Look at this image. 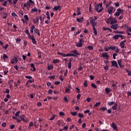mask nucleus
<instances>
[{
  "instance_id": "a878e982",
  "label": "nucleus",
  "mask_w": 131,
  "mask_h": 131,
  "mask_svg": "<svg viewBox=\"0 0 131 131\" xmlns=\"http://www.w3.org/2000/svg\"><path fill=\"white\" fill-rule=\"evenodd\" d=\"M30 3H29V1H28V2H27V3H25L24 4V7H30Z\"/></svg>"
},
{
  "instance_id": "f8f14e48",
  "label": "nucleus",
  "mask_w": 131,
  "mask_h": 131,
  "mask_svg": "<svg viewBox=\"0 0 131 131\" xmlns=\"http://www.w3.org/2000/svg\"><path fill=\"white\" fill-rule=\"evenodd\" d=\"M34 34H37L38 36H40V32H39V30L37 28H35L34 30Z\"/></svg>"
},
{
  "instance_id": "49530a36",
  "label": "nucleus",
  "mask_w": 131,
  "mask_h": 131,
  "mask_svg": "<svg viewBox=\"0 0 131 131\" xmlns=\"http://www.w3.org/2000/svg\"><path fill=\"white\" fill-rule=\"evenodd\" d=\"M110 48L111 50H112V51H114V50H115L116 49V46H111L110 47Z\"/></svg>"
},
{
  "instance_id": "1a4fd4ad",
  "label": "nucleus",
  "mask_w": 131,
  "mask_h": 131,
  "mask_svg": "<svg viewBox=\"0 0 131 131\" xmlns=\"http://www.w3.org/2000/svg\"><path fill=\"white\" fill-rule=\"evenodd\" d=\"M117 62H118V64L120 68L123 69V68H124V66L121 64V63H122V60L121 59L117 60Z\"/></svg>"
},
{
  "instance_id": "c9c22d12",
  "label": "nucleus",
  "mask_w": 131,
  "mask_h": 131,
  "mask_svg": "<svg viewBox=\"0 0 131 131\" xmlns=\"http://www.w3.org/2000/svg\"><path fill=\"white\" fill-rule=\"evenodd\" d=\"M95 11H97V12H98V11H99V4L95 5Z\"/></svg>"
},
{
  "instance_id": "37998d69",
  "label": "nucleus",
  "mask_w": 131,
  "mask_h": 131,
  "mask_svg": "<svg viewBox=\"0 0 131 131\" xmlns=\"http://www.w3.org/2000/svg\"><path fill=\"white\" fill-rule=\"evenodd\" d=\"M88 49H89V50H90V51H93V50H94V47H93V46H89L88 47Z\"/></svg>"
},
{
  "instance_id": "ddd939ff",
  "label": "nucleus",
  "mask_w": 131,
  "mask_h": 131,
  "mask_svg": "<svg viewBox=\"0 0 131 131\" xmlns=\"http://www.w3.org/2000/svg\"><path fill=\"white\" fill-rule=\"evenodd\" d=\"M17 62H18V58L16 56H14L11 61V64H14L15 62L17 63Z\"/></svg>"
},
{
  "instance_id": "58836bf2",
  "label": "nucleus",
  "mask_w": 131,
  "mask_h": 131,
  "mask_svg": "<svg viewBox=\"0 0 131 131\" xmlns=\"http://www.w3.org/2000/svg\"><path fill=\"white\" fill-rule=\"evenodd\" d=\"M114 39H118L119 38V35H115L113 37Z\"/></svg>"
},
{
  "instance_id": "c756f323",
  "label": "nucleus",
  "mask_w": 131,
  "mask_h": 131,
  "mask_svg": "<svg viewBox=\"0 0 131 131\" xmlns=\"http://www.w3.org/2000/svg\"><path fill=\"white\" fill-rule=\"evenodd\" d=\"M114 103V101H107V105L108 106H112Z\"/></svg>"
},
{
  "instance_id": "2f4dec72",
  "label": "nucleus",
  "mask_w": 131,
  "mask_h": 131,
  "mask_svg": "<svg viewBox=\"0 0 131 131\" xmlns=\"http://www.w3.org/2000/svg\"><path fill=\"white\" fill-rule=\"evenodd\" d=\"M99 110L101 111H105V110H108L107 109V107H105V106H103V107H100V108H99Z\"/></svg>"
},
{
  "instance_id": "de8ad7c7",
  "label": "nucleus",
  "mask_w": 131,
  "mask_h": 131,
  "mask_svg": "<svg viewBox=\"0 0 131 131\" xmlns=\"http://www.w3.org/2000/svg\"><path fill=\"white\" fill-rule=\"evenodd\" d=\"M71 114L73 115V116H76L77 113L76 112H71Z\"/></svg>"
},
{
  "instance_id": "412c9836",
  "label": "nucleus",
  "mask_w": 131,
  "mask_h": 131,
  "mask_svg": "<svg viewBox=\"0 0 131 131\" xmlns=\"http://www.w3.org/2000/svg\"><path fill=\"white\" fill-rule=\"evenodd\" d=\"M77 21L78 23H82L83 22V17H81L80 18H77Z\"/></svg>"
},
{
  "instance_id": "0eeeda50",
  "label": "nucleus",
  "mask_w": 131,
  "mask_h": 131,
  "mask_svg": "<svg viewBox=\"0 0 131 131\" xmlns=\"http://www.w3.org/2000/svg\"><path fill=\"white\" fill-rule=\"evenodd\" d=\"M114 12H115V8L113 6H111L108 9L107 13L111 14L112 13H114Z\"/></svg>"
},
{
  "instance_id": "b1692460",
  "label": "nucleus",
  "mask_w": 131,
  "mask_h": 131,
  "mask_svg": "<svg viewBox=\"0 0 131 131\" xmlns=\"http://www.w3.org/2000/svg\"><path fill=\"white\" fill-rule=\"evenodd\" d=\"M30 66H31V68H33V69H31V70L32 71H35V70H36V69H35V67H34V64L31 63Z\"/></svg>"
},
{
  "instance_id": "4d7b16f0",
  "label": "nucleus",
  "mask_w": 131,
  "mask_h": 131,
  "mask_svg": "<svg viewBox=\"0 0 131 131\" xmlns=\"http://www.w3.org/2000/svg\"><path fill=\"white\" fill-rule=\"evenodd\" d=\"M59 116H65V113H63L62 112H59Z\"/></svg>"
},
{
  "instance_id": "393cba45",
  "label": "nucleus",
  "mask_w": 131,
  "mask_h": 131,
  "mask_svg": "<svg viewBox=\"0 0 131 131\" xmlns=\"http://www.w3.org/2000/svg\"><path fill=\"white\" fill-rule=\"evenodd\" d=\"M117 103H116L114 104V105L112 106V108L113 109V110H117Z\"/></svg>"
},
{
  "instance_id": "052dcab7",
  "label": "nucleus",
  "mask_w": 131,
  "mask_h": 131,
  "mask_svg": "<svg viewBox=\"0 0 131 131\" xmlns=\"http://www.w3.org/2000/svg\"><path fill=\"white\" fill-rule=\"evenodd\" d=\"M104 69L105 70H109V67L106 64L105 67H104Z\"/></svg>"
},
{
  "instance_id": "bf43d9fd",
  "label": "nucleus",
  "mask_w": 131,
  "mask_h": 131,
  "mask_svg": "<svg viewBox=\"0 0 131 131\" xmlns=\"http://www.w3.org/2000/svg\"><path fill=\"white\" fill-rule=\"evenodd\" d=\"M11 16H12V17H17V15L15 12H12L11 13Z\"/></svg>"
},
{
  "instance_id": "13d9d810",
  "label": "nucleus",
  "mask_w": 131,
  "mask_h": 131,
  "mask_svg": "<svg viewBox=\"0 0 131 131\" xmlns=\"http://www.w3.org/2000/svg\"><path fill=\"white\" fill-rule=\"evenodd\" d=\"M20 41H21V39L18 38L16 39V43H19V42H20Z\"/></svg>"
},
{
  "instance_id": "a19ab883",
  "label": "nucleus",
  "mask_w": 131,
  "mask_h": 131,
  "mask_svg": "<svg viewBox=\"0 0 131 131\" xmlns=\"http://www.w3.org/2000/svg\"><path fill=\"white\" fill-rule=\"evenodd\" d=\"M100 105H101V102H97V103L94 105V107H98V106H100Z\"/></svg>"
},
{
  "instance_id": "bb28decb",
  "label": "nucleus",
  "mask_w": 131,
  "mask_h": 131,
  "mask_svg": "<svg viewBox=\"0 0 131 131\" xmlns=\"http://www.w3.org/2000/svg\"><path fill=\"white\" fill-rule=\"evenodd\" d=\"M105 92L107 93V94H110L111 92H112V90L110 88H106L105 89Z\"/></svg>"
},
{
  "instance_id": "423d86ee",
  "label": "nucleus",
  "mask_w": 131,
  "mask_h": 131,
  "mask_svg": "<svg viewBox=\"0 0 131 131\" xmlns=\"http://www.w3.org/2000/svg\"><path fill=\"white\" fill-rule=\"evenodd\" d=\"M71 53H72V57H75L77 58V57H78L80 55V53H78V51L76 50H74L71 51Z\"/></svg>"
},
{
  "instance_id": "e2e57ef3",
  "label": "nucleus",
  "mask_w": 131,
  "mask_h": 131,
  "mask_svg": "<svg viewBox=\"0 0 131 131\" xmlns=\"http://www.w3.org/2000/svg\"><path fill=\"white\" fill-rule=\"evenodd\" d=\"M4 93L5 94H10V89H6Z\"/></svg>"
},
{
  "instance_id": "0e129e2a",
  "label": "nucleus",
  "mask_w": 131,
  "mask_h": 131,
  "mask_svg": "<svg viewBox=\"0 0 131 131\" xmlns=\"http://www.w3.org/2000/svg\"><path fill=\"white\" fill-rule=\"evenodd\" d=\"M84 85L85 88H86V86H88V81L86 80L84 81Z\"/></svg>"
},
{
  "instance_id": "aec40b11",
  "label": "nucleus",
  "mask_w": 131,
  "mask_h": 131,
  "mask_svg": "<svg viewBox=\"0 0 131 131\" xmlns=\"http://www.w3.org/2000/svg\"><path fill=\"white\" fill-rule=\"evenodd\" d=\"M39 22V18H38V17H36L35 18V19H34L33 20L34 24H38Z\"/></svg>"
},
{
  "instance_id": "680f3d73",
  "label": "nucleus",
  "mask_w": 131,
  "mask_h": 131,
  "mask_svg": "<svg viewBox=\"0 0 131 131\" xmlns=\"http://www.w3.org/2000/svg\"><path fill=\"white\" fill-rule=\"evenodd\" d=\"M81 97V95L80 94H78L77 95V99H78V100H80Z\"/></svg>"
},
{
  "instance_id": "cd10ccee",
  "label": "nucleus",
  "mask_w": 131,
  "mask_h": 131,
  "mask_svg": "<svg viewBox=\"0 0 131 131\" xmlns=\"http://www.w3.org/2000/svg\"><path fill=\"white\" fill-rule=\"evenodd\" d=\"M46 15H47V18L48 20H50L51 19V17H50V12H49V11H47L46 12Z\"/></svg>"
},
{
  "instance_id": "6e6d98bb",
  "label": "nucleus",
  "mask_w": 131,
  "mask_h": 131,
  "mask_svg": "<svg viewBox=\"0 0 131 131\" xmlns=\"http://www.w3.org/2000/svg\"><path fill=\"white\" fill-rule=\"evenodd\" d=\"M37 11H38L37 8H33L32 9L31 13H32V12H37Z\"/></svg>"
},
{
  "instance_id": "603ef678",
  "label": "nucleus",
  "mask_w": 131,
  "mask_h": 131,
  "mask_svg": "<svg viewBox=\"0 0 131 131\" xmlns=\"http://www.w3.org/2000/svg\"><path fill=\"white\" fill-rule=\"evenodd\" d=\"M29 3L30 5V6H32L33 4H34V2L32 1V0H29Z\"/></svg>"
},
{
  "instance_id": "9d476101",
  "label": "nucleus",
  "mask_w": 131,
  "mask_h": 131,
  "mask_svg": "<svg viewBox=\"0 0 131 131\" xmlns=\"http://www.w3.org/2000/svg\"><path fill=\"white\" fill-rule=\"evenodd\" d=\"M102 56L103 58H105V59H106V60H108L109 57H110L109 54H108V52H105V53H102Z\"/></svg>"
},
{
  "instance_id": "f3484780",
  "label": "nucleus",
  "mask_w": 131,
  "mask_h": 131,
  "mask_svg": "<svg viewBox=\"0 0 131 131\" xmlns=\"http://www.w3.org/2000/svg\"><path fill=\"white\" fill-rule=\"evenodd\" d=\"M112 127L114 128V130L118 131L117 126H116V124H115V123H113L112 124Z\"/></svg>"
},
{
  "instance_id": "6e6552de",
  "label": "nucleus",
  "mask_w": 131,
  "mask_h": 131,
  "mask_svg": "<svg viewBox=\"0 0 131 131\" xmlns=\"http://www.w3.org/2000/svg\"><path fill=\"white\" fill-rule=\"evenodd\" d=\"M93 27V30L94 33V35L97 36L98 35V31L97 30V29H96V26H97V25H91Z\"/></svg>"
},
{
  "instance_id": "473e14b6",
  "label": "nucleus",
  "mask_w": 131,
  "mask_h": 131,
  "mask_svg": "<svg viewBox=\"0 0 131 131\" xmlns=\"http://www.w3.org/2000/svg\"><path fill=\"white\" fill-rule=\"evenodd\" d=\"M118 12H119L120 14H123L124 13V10H123L120 8H119V9H118Z\"/></svg>"
},
{
  "instance_id": "c85d7f7f",
  "label": "nucleus",
  "mask_w": 131,
  "mask_h": 131,
  "mask_svg": "<svg viewBox=\"0 0 131 131\" xmlns=\"http://www.w3.org/2000/svg\"><path fill=\"white\" fill-rule=\"evenodd\" d=\"M72 61L70 60V61L68 63V68H69V69H71V67H72Z\"/></svg>"
},
{
  "instance_id": "6ab92c4d",
  "label": "nucleus",
  "mask_w": 131,
  "mask_h": 131,
  "mask_svg": "<svg viewBox=\"0 0 131 131\" xmlns=\"http://www.w3.org/2000/svg\"><path fill=\"white\" fill-rule=\"evenodd\" d=\"M1 14L3 16V19H6L7 17H8V14L6 12H2Z\"/></svg>"
},
{
  "instance_id": "774afa93",
  "label": "nucleus",
  "mask_w": 131,
  "mask_h": 131,
  "mask_svg": "<svg viewBox=\"0 0 131 131\" xmlns=\"http://www.w3.org/2000/svg\"><path fill=\"white\" fill-rule=\"evenodd\" d=\"M66 93H69L70 92V89L69 88H66L65 90Z\"/></svg>"
},
{
  "instance_id": "09e8293b",
  "label": "nucleus",
  "mask_w": 131,
  "mask_h": 131,
  "mask_svg": "<svg viewBox=\"0 0 131 131\" xmlns=\"http://www.w3.org/2000/svg\"><path fill=\"white\" fill-rule=\"evenodd\" d=\"M39 20H40V21H41V22L40 23V24L43 25V19L42 20V17L41 16H39Z\"/></svg>"
},
{
  "instance_id": "a18cd8bd",
  "label": "nucleus",
  "mask_w": 131,
  "mask_h": 131,
  "mask_svg": "<svg viewBox=\"0 0 131 131\" xmlns=\"http://www.w3.org/2000/svg\"><path fill=\"white\" fill-rule=\"evenodd\" d=\"M47 68L48 70H51V69H53V65L51 64L50 66H48Z\"/></svg>"
},
{
  "instance_id": "f03ea898",
  "label": "nucleus",
  "mask_w": 131,
  "mask_h": 131,
  "mask_svg": "<svg viewBox=\"0 0 131 131\" xmlns=\"http://www.w3.org/2000/svg\"><path fill=\"white\" fill-rule=\"evenodd\" d=\"M83 42H84V39L83 38H79V41L76 43V47L77 48H82Z\"/></svg>"
},
{
  "instance_id": "69168bd1",
  "label": "nucleus",
  "mask_w": 131,
  "mask_h": 131,
  "mask_svg": "<svg viewBox=\"0 0 131 131\" xmlns=\"http://www.w3.org/2000/svg\"><path fill=\"white\" fill-rule=\"evenodd\" d=\"M15 116H19V115H20V111H18L15 114Z\"/></svg>"
},
{
  "instance_id": "4468645a",
  "label": "nucleus",
  "mask_w": 131,
  "mask_h": 131,
  "mask_svg": "<svg viewBox=\"0 0 131 131\" xmlns=\"http://www.w3.org/2000/svg\"><path fill=\"white\" fill-rule=\"evenodd\" d=\"M111 28H112V29H114L115 30H116V29L118 28V24H113L111 26Z\"/></svg>"
},
{
  "instance_id": "dca6fc26",
  "label": "nucleus",
  "mask_w": 131,
  "mask_h": 131,
  "mask_svg": "<svg viewBox=\"0 0 131 131\" xmlns=\"http://www.w3.org/2000/svg\"><path fill=\"white\" fill-rule=\"evenodd\" d=\"M124 42H126V40L120 42V46L121 49H124V48H125V47H124Z\"/></svg>"
},
{
  "instance_id": "4c0bfd02",
  "label": "nucleus",
  "mask_w": 131,
  "mask_h": 131,
  "mask_svg": "<svg viewBox=\"0 0 131 131\" xmlns=\"http://www.w3.org/2000/svg\"><path fill=\"white\" fill-rule=\"evenodd\" d=\"M9 69L8 68L5 69V71H4V75H7L8 73L9 72Z\"/></svg>"
},
{
  "instance_id": "a211bd4d",
  "label": "nucleus",
  "mask_w": 131,
  "mask_h": 131,
  "mask_svg": "<svg viewBox=\"0 0 131 131\" xmlns=\"http://www.w3.org/2000/svg\"><path fill=\"white\" fill-rule=\"evenodd\" d=\"M53 10H54V11H58V10L61 11V6H60V5L55 6L53 8Z\"/></svg>"
},
{
  "instance_id": "9b49d317",
  "label": "nucleus",
  "mask_w": 131,
  "mask_h": 131,
  "mask_svg": "<svg viewBox=\"0 0 131 131\" xmlns=\"http://www.w3.org/2000/svg\"><path fill=\"white\" fill-rule=\"evenodd\" d=\"M112 63V67H116V68H118V64H117V61L115 60H113L111 61Z\"/></svg>"
},
{
  "instance_id": "c03bdc74",
  "label": "nucleus",
  "mask_w": 131,
  "mask_h": 131,
  "mask_svg": "<svg viewBox=\"0 0 131 131\" xmlns=\"http://www.w3.org/2000/svg\"><path fill=\"white\" fill-rule=\"evenodd\" d=\"M80 32H81V29L78 30V31L77 32H76V33L74 34V35H77V34H79V33H80Z\"/></svg>"
},
{
  "instance_id": "f257e3e1",
  "label": "nucleus",
  "mask_w": 131,
  "mask_h": 131,
  "mask_svg": "<svg viewBox=\"0 0 131 131\" xmlns=\"http://www.w3.org/2000/svg\"><path fill=\"white\" fill-rule=\"evenodd\" d=\"M25 32L26 34L28 35V37L30 39L32 40V43H33V45H36L37 41H36V40H35V37H34V35H31L30 33H29V30H28V29H26L25 31Z\"/></svg>"
},
{
  "instance_id": "2eb2a0df",
  "label": "nucleus",
  "mask_w": 131,
  "mask_h": 131,
  "mask_svg": "<svg viewBox=\"0 0 131 131\" xmlns=\"http://www.w3.org/2000/svg\"><path fill=\"white\" fill-rule=\"evenodd\" d=\"M19 118L24 122H27V120L25 119V115H23L19 117Z\"/></svg>"
},
{
  "instance_id": "8fccbe9b",
  "label": "nucleus",
  "mask_w": 131,
  "mask_h": 131,
  "mask_svg": "<svg viewBox=\"0 0 131 131\" xmlns=\"http://www.w3.org/2000/svg\"><path fill=\"white\" fill-rule=\"evenodd\" d=\"M116 56H117V53H114L113 54V58L115 60L116 59Z\"/></svg>"
},
{
  "instance_id": "20e7f679",
  "label": "nucleus",
  "mask_w": 131,
  "mask_h": 131,
  "mask_svg": "<svg viewBox=\"0 0 131 131\" xmlns=\"http://www.w3.org/2000/svg\"><path fill=\"white\" fill-rule=\"evenodd\" d=\"M98 19V16H95L94 18H91L90 19V24L91 25H97L98 23L96 21Z\"/></svg>"
},
{
  "instance_id": "7ed1b4c3",
  "label": "nucleus",
  "mask_w": 131,
  "mask_h": 131,
  "mask_svg": "<svg viewBox=\"0 0 131 131\" xmlns=\"http://www.w3.org/2000/svg\"><path fill=\"white\" fill-rule=\"evenodd\" d=\"M113 20V18H112V16H110L108 18L105 19V22L107 23V24H114V23H117V20H115V21H112Z\"/></svg>"
},
{
  "instance_id": "7c9ffc66",
  "label": "nucleus",
  "mask_w": 131,
  "mask_h": 131,
  "mask_svg": "<svg viewBox=\"0 0 131 131\" xmlns=\"http://www.w3.org/2000/svg\"><path fill=\"white\" fill-rule=\"evenodd\" d=\"M58 55H60V56H62V57H67V55L64 53H61L60 52H57Z\"/></svg>"
},
{
  "instance_id": "4be33fe9",
  "label": "nucleus",
  "mask_w": 131,
  "mask_h": 131,
  "mask_svg": "<svg viewBox=\"0 0 131 131\" xmlns=\"http://www.w3.org/2000/svg\"><path fill=\"white\" fill-rule=\"evenodd\" d=\"M34 29H35V26H34V25H32L30 27L31 33L33 34V30H34Z\"/></svg>"
},
{
  "instance_id": "ea45409f",
  "label": "nucleus",
  "mask_w": 131,
  "mask_h": 131,
  "mask_svg": "<svg viewBox=\"0 0 131 131\" xmlns=\"http://www.w3.org/2000/svg\"><path fill=\"white\" fill-rule=\"evenodd\" d=\"M52 117L51 116V118L50 119V120L51 121L54 120V119H55V117H56V115L52 114Z\"/></svg>"
},
{
  "instance_id": "39448f33",
  "label": "nucleus",
  "mask_w": 131,
  "mask_h": 131,
  "mask_svg": "<svg viewBox=\"0 0 131 131\" xmlns=\"http://www.w3.org/2000/svg\"><path fill=\"white\" fill-rule=\"evenodd\" d=\"M8 2L9 4L12 5L13 3L12 2V0H0V3H3L2 4L3 6L4 7H7V4H8Z\"/></svg>"
},
{
  "instance_id": "e433bc0d",
  "label": "nucleus",
  "mask_w": 131,
  "mask_h": 131,
  "mask_svg": "<svg viewBox=\"0 0 131 131\" xmlns=\"http://www.w3.org/2000/svg\"><path fill=\"white\" fill-rule=\"evenodd\" d=\"M38 58H41V52L40 51H37Z\"/></svg>"
},
{
  "instance_id": "338daca9",
  "label": "nucleus",
  "mask_w": 131,
  "mask_h": 131,
  "mask_svg": "<svg viewBox=\"0 0 131 131\" xmlns=\"http://www.w3.org/2000/svg\"><path fill=\"white\" fill-rule=\"evenodd\" d=\"M33 122H30L29 123L28 127H30V126H33Z\"/></svg>"
},
{
  "instance_id": "f704fd0d",
  "label": "nucleus",
  "mask_w": 131,
  "mask_h": 131,
  "mask_svg": "<svg viewBox=\"0 0 131 131\" xmlns=\"http://www.w3.org/2000/svg\"><path fill=\"white\" fill-rule=\"evenodd\" d=\"M24 17L25 20H26V21L29 20V17H28V15L25 14Z\"/></svg>"
},
{
  "instance_id": "3c124183",
  "label": "nucleus",
  "mask_w": 131,
  "mask_h": 131,
  "mask_svg": "<svg viewBox=\"0 0 131 131\" xmlns=\"http://www.w3.org/2000/svg\"><path fill=\"white\" fill-rule=\"evenodd\" d=\"M8 58H9V57H8L6 54H4L3 55V60H6V59H8Z\"/></svg>"
},
{
  "instance_id": "864d4df0",
  "label": "nucleus",
  "mask_w": 131,
  "mask_h": 131,
  "mask_svg": "<svg viewBox=\"0 0 131 131\" xmlns=\"http://www.w3.org/2000/svg\"><path fill=\"white\" fill-rule=\"evenodd\" d=\"M84 115L83 114H81V113H79L78 114V117H80V118H83V117H84Z\"/></svg>"
},
{
  "instance_id": "5fc2aeb1",
  "label": "nucleus",
  "mask_w": 131,
  "mask_h": 131,
  "mask_svg": "<svg viewBox=\"0 0 131 131\" xmlns=\"http://www.w3.org/2000/svg\"><path fill=\"white\" fill-rule=\"evenodd\" d=\"M76 90H77V93H78V94H80V89H79V88H78V87H76Z\"/></svg>"
},
{
  "instance_id": "5701e85b",
  "label": "nucleus",
  "mask_w": 131,
  "mask_h": 131,
  "mask_svg": "<svg viewBox=\"0 0 131 131\" xmlns=\"http://www.w3.org/2000/svg\"><path fill=\"white\" fill-rule=\"evenodd\" d=\"M52 63H53V64H56V63H60V60L58 59H53L52 60Z\"/></svg>"
},
{
  "instance_id": "79ce46f5",
  "label": "nucleus",
  "mask_w": 131,
  "mask_h": 131,
  "mask_svg": "<svg viewBox=\"0 0 131 131\" xmlns=\"http://www.w3.org/2000/svg\"><path fill=\"white\" fill-rule=\"evenodd\" d=\"M91 86L93 88V89H97V85L94 83L91 84Z\"/></svg>"
},
{
  "instance_id": "72a5a7b5",
  "label": "nucleus",
  "mask_w": 131,
  "mask_h": 131,
  "mask_svg": "<svg viewBox=\"0 0 131 131\" xmlns=\"http://www.w3.org/2000/svg\"><path fill=\"white\" fill-rule=\"evenodd\" d=\"M114 15L116 16L117 17H118L120 15V13L119 12V11H118V9H117V12L115 13Z\"/></svg>"
}]
</instances>
